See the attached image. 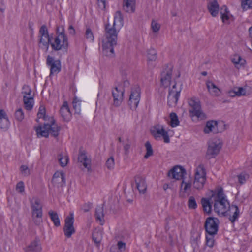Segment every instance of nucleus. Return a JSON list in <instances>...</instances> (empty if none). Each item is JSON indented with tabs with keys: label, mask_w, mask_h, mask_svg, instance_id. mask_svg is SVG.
Instances as JSON below:
<instances>
[{
	"label": "nucleus",
	"mask_w": 252,
	"mask_h": 252,
	"mask_svg": "<svg viewBox=\"0 0 252 252\" xmlns=\"http://www.w3.org/2000/svg\"><path fill=\"white\" fill-rule=\"evenodd\" d=\"M123 25V18L120 11H117L112 24H105L104 35L102 40L103 53L106 56L114 54V47L117 45L118 35Z\"/></svg>",
	"instance_id": "1"
},
{
	"label": "nucleus",
	"mask_w": 252,
	"mask_h": 252,
	"mask_svg": "<svg viewBox=\"0 0 252 252\" xmlns=\"http://www.w3.org/2000/svg\"><path fill=\"white\" fill-rule=\"evenodd\" d=\"M214 209L219 215L229 216V219L232 223L235 221L239 215L238 206L235 205L230 206L222 189L218 190L214 196Z\"/></svg>",
	"instance_id": "2"
},
{
	"label": "nucleus",
	"mask_w": 252,
	"mask_h": 252,
	"mask_svg": "<svg viewBox=\"0 0 252 252\" xmlns=\"http://www.w3.org/2000/svg\"><path fill=\"white\" fill-rule=\"evenodd\" d=\"M60 130V127L56 123L55 120L51 118L49 123H45L43 126H39L37 127L36 132L38 137H47L49 134L54 137H57Z\"/></svg>",
	"instance_id": "3"
},
{
	"label": "nucleus",
	"mask_w": 252,
	"mask_h": 252,
	"mask_svg": "<svg viewBox=\"0 0 252 252\" xmlns=\"http://www.w3.org/2000/svg\"><path fill=\"white\" fill-rule=\"evenodd\" d=\"M32 209V219L37 225H39L42 222V205L40 200L37 197H33L30 200Z\"/></svg>",
	"instance_id": "4"
},
{
	"label": "nucleus",
	"mask_w": 252,
	"mask_h": 252,
	"mask_svg": "<svg viewBox=\"0 0 252 252\" xmlns=\"http://www.w3.org/2000/svg\"><path fill=\"white\" fill-rule=\"evenodd\" d=\"M57 36L55 37L54 41L51 43L52 49L55 51L67 49L68 46V39L64 33V30L62 27V30L59 31V28L57 30Z\"/></svg>",
	"instance_id": "5"
},
{
	"label": "nucleus",
	"mask_w": 252,
	"mask_h": 252,
	"mask_svg": "<svg viewBox=\"0 0 252 252\" xmlns=\"http://www.w3.org/2000/svg\"><path fill=\"white\" fill-rule=\"evenodd\" d=\"M222 146V142L220 139L214 138L209 141L206 154V158L210 159L215 157L219 153Z\"/></svg>",
	"instance_id": "6"
},
{
	"label": "nucleus",
	"mask_w": 252,
	"mask_h": 252,
	"mask_svg": "<svg viewBox=\"0 0 252 252\" xmlns=\"http://www.w3.org/2000/svg\"><path fill=\"white\" fill-rule=\"evenodd\" d=\"M206 181V172L204 166L200 164L195 170L193 187L197 189H202Z\"/></svg>",
	"instance_id": "7"
},
{
	"label": "nucleus",
	"mask_w": 252,
	"mask_h": 252,
	"mask_svg": "<svg viewBox=\"0 0 252 252\" xmlns=\"http://www.w3.org/2000/svg\"><path fill=\"white\" fill-rule=\"evenodd\" d=\"M189 104L190 107L189 112L191 116H196L201 120L206 118L205 115L201 110L198 99L192 97L189 100Z\"/></svg>",
	"instance_id": "8"
},
{
	"label": "nucleus",
	"mask_w": 252,
	"mask_h": 252,
	"mask_svg": "<svg viewBox=\"0 0 252 252\" xmlns=\"http://www.w3.org/2000/svg\"><path fill=\"white\" fill-rule=\"evenodd\" d=\"M181 88H177L176 84L174 83L171 89L169 91L168 95V104L170 107H174L176 105L178 101Z\"/></svg>",
	"instance_id": "9"
},
{
	"label": "nucleus",
	"mask_w": 252,
	"mask_h": 252,
	"mask_svg": "<svg viewBox=\"0 0 252 252\" xmlns=\"http://www.w3.org/2000/svg\"><path fill=\"white\" fill-rule=\"evenodd\" d=\"M219 220L217 218L209 217L205 223L204 227L207 234L216 235L218 231Z\"/></svg>",
	"instance_id": "10"
},
{
	"label": "nucleus",
	"mask_w": 252,
	"mask_h": 252,
	"mask_svg": "<svg viewBox=\"0 0 252 252\" xmlns=\"http://www.w3.org/2000/svg\"><path fill=\"white\" fill-rule=\"evenodd\" d=\"M64 221L65 225L63 227V232L66 237L70 238L75 232V228L73 226V213H70L69 215L65 218Z\"/></svg>",
	"instance_id": "11"
},
{
	"label": "nucleus",
	"mask_w": 252,
	"mask_h": 252,
	"mask_svg": "<svg viewBox=\"0 0 252 252\" xmlns=\"http://www.w3.org/2000/svg\"><path fill=\"white\" fill-rule=\"evenodd\" d=\"M46 64L50 67V76L57 74L61 70V63L59 60H55L54 58L48 55L46 60Z\"/></svg>",
	"instance_id": "12"
},
{
	"label": "nucleus",
	"mask_w": 252,
	"mask_h": 252,
	"mask_svg": "<svg viewBox=\"0 0 252 252\" xmlns=\"http://www.w3.org/2000/svg\"><path fill=\"white\" fill-rule=\"evenodd\" d=\"M125 90L121 86L115 87L112 91V94L113 98V105L118 107L122 104L124 99Z\"/></svg>",
	"instance_id": "13"
},
{
	"label": "nucleus",
	"mask_w": 252,
	"mask_h": 252,
	"mask_svg": "<svg viewBox=\"0 0 252 252\" xmlns=\"http://www.w3.org/2000/svg\"><path fill=\"white\" fill-rule=\"evenodd\" d=\"M152 135L157 140H159L162 137L164 142L168 143L170 142V138L166 131L162 126H157L154 127L151 131Z\"/></svg>",
	"instance_id": "14"
},
{
	"label": "nucleus",
	"mask_w": 252,
	"mask_h": 252,
	"mask_svg": "<svg viewBox=\"0 0 252 252\" xmlns=\"http://www.w3.org/2000/svg\"><path fill=\"white\" fill-rule=\"evenodd\" d=\"M140 89L136 87L132 89L129 96L128 104L131 108H136L140 99Z\"/></svg>",
	"instance_id": "15"
},
{
	"label": "nucleus",
	"mask_w": 252,
	"mask_h": 252,
	"mask_svg": "<svg viewBox=\"0 0 252 252\" xmlns=\"http://www.w3.org/2000/svg\"><path fill=\"white\" fill-rule=\"evenodd\" d=\"M186 174V170L182 167L176 166L168 172V176L172 179L180 180Z\"/></svg>",
	"instance_id": "16"
},
{
	"label": "nucleus",
	"mask_w": 252,
	"mask_h": 252,
	"mask_svg": "<svg viewBox=\"0 0 252 252\" xmlns=\"http://www.w3.org/2000/svg\"><path fill=\"white\" fill-rule=\"evenodd\" d=\"M52 183L57 187H63L65 184V175L62 172H56L52 178Z\"/></svg>",
	"instance_id": "17"
},
{
	"label": "nucleus",
	"mask_w": 252,
	"mask_h": 252,
	"mask_svg": "<svg viewBox=\"0 0 252 252\" xmlns=\"http://www.w3.org/2000/svg\"><path fill=\"white\" fill-rule=\"evenodd\" d=\"M205 134H209L210 132L217 133L220 132L218 129V122L214 120L208 121L203 129Z\"/></svg>",
	"instance_id": "18"
},
{
	"label": "nucleus",
	"mask_w": 252,
	"mask_h": 252,
	"mask_svg": "<svg viewBox=\"0 0 252 252\" xmlns=\"http://www.w3.org/2000/svg\"><path fill=\"white\" fill-rule=\"evenodd\" d=\"M172 69L169 68L166 71H163L161 74V83L164 87H167L171 84Z\"/></svg>",
	"instance_id": "19"
},
{
	"label": "nucleus",
	"mask_w": 252,
	"mask_h": 252,
	"mask_svg": "<svg viewBox=\"0 0 252 252\" xmlns=\"http://www.w3.org/2000/svg\"><path fill=\"white\" fill-rule=\"evenodd\" d=\"M60 113L61 116L64 121H68L70 120L71 117V114L66 101L64 102L61 107L60 109Z\"/></svg>",
	"instance_id": "20"
},
{
	"label": "nucleus",
	"mask_w": 252,
	"mask_h": 252,
	"mask_svg": "<svg viewBox=\"0 0 252 252\" xmlns=\"http://www.w3.org/2000/svg\"><path fill=\"white\" fill-rule=\"evenodd\" d=\"M78 161L82 163L83 166L91 171V160L88 158L84 152H80L78 157Z\"/></svg>",
	"instance_id": "21"
},
{
	"label": "nucleus",
	"mask_w": 252,
	"mask_h": 252,
	"mask_svg": "<svg viewBox=\"0 0 252 252\" xmlns=\"http://www.w3.org/2000/svg\"><path fill=\"white\" fill-rule=\"evenodd\" d=\"M135 182L137 189L139 192L144 193L147 189V186L144 179L141 176H137L135 178Z\"/></svg>",
	"instance_id": "22"
},
{
	"label": "nucleus",
	"mask_w": 252,
	"mask_h": 252,
	"mask_svg": "<svg viewBox=\"0 0 252 252\" xmlns=\"http://www.w3.org/2000/svg\"><path fill=\"white\" fill-rule=\"evenodd\" d=\"M9 124L10 122L5 112L0 109V128L6 129L8 128Z\"/></svg>",
	"instance_id": "23"
},
{
	"label": "nucleus",
	"mask_w": 252,
	"mask_h": 252,
	"mask_svg": "<svg viewBox=\"0 0 252 252\" xmlns=\"http://www.w3.org/2000/svg\"><path fill=\"white\" fill-rule=\"evenodd\" d=\"M123 8L126 12H134L135 10V0H123Z\"/></svg>",
	"instance_id": "24"
},
{
	"label": "nucleus",
	"mask_w": 252,
	"mask_h": 252,
	"mask_svg": "<svg viewBox=\"0 0 252 252\" xmlns=\"http://www.w3.org/2000/svg\"><path fill=\"white\" fill-rule=\"evenodd\" d=\"M206 84L208 91L212 95L217 96L220 95V89L212 81H207Z\"/></svg>",
	"instance_id": "25"
},
{
	"label": "nucleus",
	"mask_w": 252,
	"mask_h": 252,
	"mask_svg": "<svg viewBox=\"0 0 252 252\" xmlns=\"http://www.w3.org/2000/svg\"><path fill=\"white\" fill-rule=\"evenodd\" d=\"M41 250L40 245L36 241L32 242L29 245L25 248L26 252H40Z\"/></svg>",
	"instance_id": "26"
},
{
	"label": "nucleus",
	"mask_w": 252,
	"mask_h": 252,
	"mask_svg": "<svg viewBox=\"0 0 252 252\" xmlns=\"http://www.w3.org/2000/svg\"><path fill=\"white\" fill-rule=\"evenodd\" d=\"M157 52L154 49H150L148 51L147 58H148V64L151 67H153L154 64H153L152 62L155 61L157 58Z\"/></svg>",
	"instance_id": "27"
},
{
	"label": "nucleus",
	"mask_w": 252,
	"mask_h": 252,
	"mask_svg": "<svg viewBox=\"0 0 252 252\" xmlns=\"http://www.w3.org/2000/svg\"><path fill=\"white\" fill-rule=\"evenodd\" d=\"M34 96H26L23 95V103L25 109L27 110H31L33 106Z\"/></svg>",
	"instance_id": "28"
},
{
	"label": "nucleus",
	"mask_w": 252,
	"mask_h": 252,
	"mask_svg": "<svg viewBox=\"0 0 252 252\" xmlns=\"http://www.w3.org/2000/svg\"><path fill=\"white\" fill-rule=\"evenodd\" d=\"M95 218L97 221L103 225L104 222L103 208L102 206H97L95 209Z\"/></svg>",
	"instance_id": "29"
},
{
	"label": "nucleus",
	"mask_w": 252,
	"mask_h": 252,
	"mask_svg": "<svg viewBox=\"0 0 252 252\" xmlns=\"http://www.w3.org/2000/svg\"><path fill=\"white\" fill-rule=\"evenodd\" d=\"M102 231L100 229H95L92 233L93 240L97 246L102 239Z\"/></svg>",
	"instance_id": "30"
},
{
	"label": "nucleus",
	"mask_w": 252,
	"mask_h": 252,
	"mask_svg": "<svg viewBox=\"0 0 252 252\" xmlns=\"http://www.w3.org/2000/svg\"><path fill=\"white\" fill-rule=\"evenodd\" d=\"M39 46L41 48L47 51L49 48V43L50 42V39L49 36H39Z\"/></svg>",
	"instance_id": "31"
},
{
	"label": "nucleus",
	"mask_w": 252,
	"mask_h": 252,
	"mask_svg": "<svg viewBox=\"0 0 252 252\" xmlns=\"http://www.w3.org/2000/svg\"><path fill=\"white\" fill-rule=\"evenodd\" d=\"M231 61L235 64V67L239 68L245 63V60L242 59L239 55H235L231 59Z\"/></svg>",
	"instance_id": "32"
},
{
	"label": "nucleus",
	"mask_w": 252,
	"mask_h": 252,
	"mask_svg": "<svg viewBox=\"0 0 252 252\" xmlns=\"http://www.w3.org/2000/svg\"><path fill=\"white\" fill-rule=\"evenodd\" d=\"M48 214L54 225L57 227L59 226L60 225V221L58 214L55 212L50 210L49 211Z\"/></svg>",
	"instance_id": "33"
},
{
	"label": "nucleus",
	"mask_w": 252,
	"mask_h": 252,
	"mask_svg": "<svg viewBox=\"0 0 252 252\" xmlns=\"http://www.w3.org/2000/svg\"><path fill=\"white\" fill-rule=\"evenodd\" d=\"M229 93L231 96L244 95L246 94V90L243 87H237L233 91H230Z\"/></svg>",
	"instance_id": "34"
},
{
	"label": "nucleus",
	"mask_w": 252,
	"mask_h": 252,
	"mask_svg": "<svg viewBox=\"0 0 252 252\" xmlns=\"http://www.w3.org/2000/svg\"><path fill=\"white\" fill-rule=\"evenodd\" d=\"M201 204L203 210L207 213H210L211 211V205L208 199L203 198L201 199Z\"/></svg>",
	"instance_id": "35"
},
{
	"label": "nucleus",
	"mask_w": 252,
	"mask_h": 252,
	"mask_svg": "<svg viewBox=\"0 0 252 252\" xmlns=\"http://www.w3.org/2000/svg\"><path fill=\"white\" fill-rule=\"evenodd\" d=\"M170 125L172 127H176L179 125V121L178 116L175 113L172 112L170 114Z\"/></svg>",
	"instance_id": "36"
},
{
	"label": "nucleus",
	"mask_w": 252,
	"mask_h": 252,
	"mask_svg": "<svg viewBox=\"0 0 252 252\" xmlns=\"http://www.w3.org/2000/svg\"><path fill=\"white\" fill-rule=\"evenodd\" d=\"M146 152L144 156V158L147 159L149 157L153 155V150L152 145L149 141L146 142L145 144Z\"/></svg>",
	"instance_id": "37"
},
{
	"label": "nucleus",
	"mask_w": 252,
	"mask_h": 252,
	"mask_svg": "<svg viewBox=\"0 0 252 252\" xmlns=\"http://www.w3.org/2000/svg\"><path fill=\"white\" fill-rule=\"evenodd\" d=\"M58 160L61 166L63 167H65L68 162V157L67 156H63L60 154L58 156Z\"/></svg>",
	"instance_id": "38"
},
{
	"label": "nucleus",
	"mask_w": 252,
	"mask_h": 252,
	"mask_svg": "<svg viewBox=\"0 0 252 252\" xmlns=\"http://www.w3.org/2000/svg\"><path fill=\"white\" fill-rule=\"evenodd\" d=\"M22 94L23 95H26V96H34V94L32 93L31 88L26 85L23 86Z\"/></svg>",
	"instance_id": "39"
},
{
	"label": "nucleus",
	"mask_w": 252,
	"mask_h": 252,
	"mask_svg": "<svg viewBox=\"0 0 252 252\" xmlns=\"http://www.w3.org/2000/svg\"><path fill=\"white\" fill-rule=\"evenodd\" d=\"M45 113L46 110L45 107L43 106H40L37 113V119L36 121H38V119L40 118H43L46 121L47 117L46 116Z\"/></svg>",
	"instance_id": "40"
},
{
	"label": "nucleus",
	"mask_w": 252,
	"mask_h": 252,
	"mask_svg": "<svg viewBox=\"0 0 252 252\" xmlns=\"http://www.w3.org/2000/svg\"><path fill=\"white\" fill-rule=\"evenodd\" d=\"M15 118L19 122L22 121L24 118V112L22 108H19L15 112Z\"/></svg>",
	"instance_id": "41"
},
{
	"label": "nucleus",
	"mask_w": 252,
	"mask_h": 252,
	"mask_svg": "<svg viewBox=\"0 0 252 252\" xmlns=\"http://www.w3.org/2000/svg\"><path fill=\"white\" fill-rule=\"evenodd\" d=\"M214 235L207 234L206 235V244L208 247L212 248L214 244Z\"/></svg>",
	"instance_id": "42"
},
{
	"label": "nucleus",
	"mask_w": 252,
	"mask_h": 252,
	"mask_svg": "<svg viewBox=\"0 0 252 252\" xmlns=\"http://www.w3.org/2000/svg\"><path fill=\"white\" fill-rule=\"evenodd\" d=\"M72 104L75 113L79 114L81 112L80 103L76 97L74 98Z\"/></svg>",
	"instance_id": "43"
},
{
	"label": "nucleus",
	"mask_w": 252,
	"mask_h": 252,
	"mask_svg": "<svg viewBox=\"0 0 252 252\" xmlns=\"http://www.w3.org/2000/svg\"><path fill=\"white\" fill-rule=\"evenodd\" d=\"M106 166L109 170H112L114 168L115 160L113 157H110L106 162Z\"/></svg>",
	"instance_id": "44"
},
{
	"label": "nucleus",
	"mask_w": 252,
	"mask_h": 252,
	"mask_svg": "<svg viewBox=\"0 0 252 252\" xmlns=\"http://www.w3.org/2000/svg\"><path fill=\"white\" fill-rule=\"evenodd\" d=\"M241 6L244 10L252 8V0H243Z\"/></svg>",
	"instance_id": "45"
},
{
	"label": "nucleus",
	"mask_w": 252,
	"mask_h": 252,
	"mask_svg": "<svg viewBox=\"0 0 252 252\" xmlns=\"http://www.w3.org/2000/svg\"><path fill=\"white\" fill-rule=\"evenodd\" d=\"M188 207L189 209H194L197 207V203L194 197H189L188 200Z\"/></svg>",
	"instance_id": "46"
},
{
	"label": "nucleus",
	"mask_w": 252,
	"mask_h": 252,
	"mask_svg": "<svg viewBox=\"0 0 252 252\" xmlns=\"http://www.w3.org/2000/svg\"><path fill=\"white\" fill-rule=\"evenodd\" d=\"M49 36L47 28L45 25H42L39 30V36Z\"/></svg>",
	"instance_id": "47"
},
{
	"label": "nucleus",
	"mask_w": 252,
	"mask_h": 252,
	"mask_svg": "<svg viewBox=\"0 0 252 252\" xmlns=\"http://www.w3.org/2000/svg\"><path fill=\"white\" fill-rule=\"evenodd\" d=\"M85 37L87 40L93 42L94 40V37L92 30L90 28H87L85 32Z\"/></svg>",
	"instance_id": "48"
},
{
	"label": "nucleus",
	"mask_w": 252,
	"mask_h": 252,
	"mask_svg": "<svg viewBox=\"0 0 252 252\" xmlns=\"http://www.w3.org/2000/svg\"><path fill=\"white\" fill-rule=\"evenodd\" d=\"M160 28V25L155 20H152L151 23V28L153 32H158Z\"/></svg>",
	"instance_id": "49"
},
{
	"label": "nucleus",
	"mask_w": 252,
	"mask_h": 252,
	"mask_svg": "<svg viewBox=\"0 0 252 252\" xmlns=\"http://www.w3.org/2000/svg\"><path fill=\"white\" fill-rule=\"evenodd\" d=\"M21 174L24 176H28L30 174V169L26 165H22L20 168Z\"/></svg>",
	"instance_id": "50"
},
{
	"label": "nucleus",
	"mask_w": 252,
	"mask_h": 252,
	"mask_svg": "<svg viewBox=\"0 0 252 252\" xmlns=\"http://www.w3.org/2000/svg\"><path fill=\"white\" fill-rule=\"evenodd\" d=\"M16 190L19 193H23L25 191V186L23 182H19L16 186Z\"/></svg>",
	"instance_id": "51"
},
{
	"label": "nucleus",
	"mask_w": 252,
	"mask_h": 252,
	"mask_svg": "<svg viewBox=\"0 0 252 252\" xmlns=\"http://www.w3.org/2000/svg\"><path fill=\"white\" fill-rule=\"evenodd\" d=\"M184 185V187L183 190L184 192H186L188 189H189L191 188V183L190 182H185L184 181H183L182 182V186H183Z\"/></svg>",
	"instance_id": "52"
},
{
	"label": "nucleus",
	"mask_w": 252,
	"mask_h": 252,
	"mask_svg": "<svg viewBox=\"0 0 252 252\" xmlns=\"http://www.w3.org/2000/svg\"><path fill=\"white\" fill-rule=\"evenodd\" d=\"M117 246L120 252H123L125 250L126 244L122 241H119L117 244Z\"/></svg>",
	"instance_id": "53"
},
{
	"label": "nucleus",
	"mask_w": 252,
	"mask_h": 252,
	"mask_svg": "<svg viewBox=\"0 0 252 252\" xmlns=\"http://www.w3.org/2000/svg\"><path fill=\"white\" fill-rule=\"evenodd\" d=\"M98 5L102 10L105 9L106 7V0H97Z\"/></svg>",
	"instance_id": "54"
},
{
	"label": "nucleus",
	"mask_w": 252,
	"mask_h": 252,
	"mask_svg": "<svg viewBox=\"0 0 252 252\" xmlns=\"http://www.w3.org/2000/svg\"><path fill=\"white\" fill-rule=\"evenodd\" d=\"M91 207H92V204L91 203L89 202L88 203L85 204L83 206L82 209L84 212H88L90 210Z\"/></svg>",
	"instance_id": "55"
},
{
	"label": "nucleus",
	"mask_w": 252,
	"mask_h": 252,
	"mask_svg": "<svg viewBox=\"0 0 252 252\" xmlns=\"http://www.w3.org/2000/svg\"><path fill=\"white\" fill-rule=\"evenodd\" d=\"M225 10L226 13H222L221 12H220V14H221V18L223 22H225L226 20L228 19L227 9L225 8Z\"/></svg>",
	"instance_id": "56"
},
{
	"label": "nucleus",
	"mask_w": 252,
	"mask_h": 252,
	"mask_svg": "<svg viewBox=\"0 0 252 252\" xmlns=\"http://www.w3.org/2000/svg\"><path fill=\"white\" fill-rule=\"evenodd\" d=\"M130 147V143L129 142L126 143L124 145V149L126 155L129 153V150Z\"/></svg>",
	"instance_id": "57"
},
{
	"label": "nucleus",
	"mask_w": 252,
	"mask_h": 252,
	"mask_svg": "<svg viewBox=\"0 0 252 252\" xmlns=\"http://www.w3.org/2000/svg\"><path fill=\"white\" fill-rule=\"evenodd\" d=\"M239 182L241 184H243L246 181L245 176L244 175L240 174L238 176Z\"/></svg>",
	"instance_id": "58"
},
{
	"label": "nucleus",
	"mask_w": 252,
	"mask_h": 252,
	"mask_svg": "<svg viewBox=\"0 0 252 252\" xmlns=\"http://www.w3.org/2000/svg\"><path fill=\"white\" fill-rule=\"evenodd\" d=\"M68 32L71 35H74L75 34V31L72 25H70L68 29Z\"/></svg>",
	"instance_id": "59"
},
{
	"label": "nucleus",
	"mask_w": 252,
	"mask_h": 252,
	"mask_svg": "<svg viewBox=\"0 0 252 252\" xmlns=\"http://www.w3.org/2000/svg\"><path fill=\"white\" fill-rule=\"evenodd\" d=\"M129 85V83L127 80H124L122 84L120 85L119 86H121L122 88L123 87H128Z\"/></svg>",
	"instance_id": "60"
},
{
	"label": "nucleus",
	"mask_w": 252,
	"mask_h": 252,
	"mask_svg": "<svg viewBox=\"0 0 252 252\" xmlns=\"http://www.w3.org/2000/svg\"><path fill=\"white\" fill-rule=\"evenodd\" d=\"M5 5L2 0H0V11L3 12L5 10Z\"/></svg>",
	"instance_id": "61"
},
{
	"label": "nucleus",
	"mask_w": 252,
	"mask_h": 252,
	"mask_svg": "<svg viewBox=\"0 0 252 252\" xmlns=\"http://www.w3.org/2000/svg\"><path fill=\"white\" fill-rule=\"evenodd\" d=\"M168 187V185H166V184L164 185V186H163L164 190H166L167 189Z\"/></svg>",
	"instance_id": "62"
},
{
	"label": "nucleus",
	"mask_w": 252,
	"mask_h": 252,
	"mask_svg": "<svg viewBox=\"0 0 252 252\" xmlns=\"http://www.w3.org/2000/svg\"><path fill=\"white\" fill-rule=\"evenodd\" d=\"M207 72H205V71H204V72H202V75H203V76H206L207 75Z\"/></svg>",
	"instance_id": "63"
},
{
	"label": "nucleus",
	"mask_w": 252,
	"mask_h": 252,
	"mask_svg": "<svg viewBox=\"0 0 252 252\" xmlns=\"http://www.w3.org/2000/svg\"><path fill=\"white\" fill-rule=\"evenodd\" d=\"M118 141H119V142H121V141H122V140H121V137H119V138H118Z\"/></svg>",
	"instance_id": "64"
}]
</instances>
